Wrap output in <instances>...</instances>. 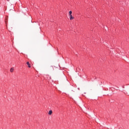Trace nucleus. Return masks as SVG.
<instances>
[{"label": "nucleus", "instance_id": "f257e3e1", "mask_svg": "<svg viewBox=\"0 0 129 129\" xmlns=\"http://www.w3.org/2000/svg\"><path fill=\"white\" fill-rule=\"evenodd\" d=\"M49 70L50 71H54V67L52 66H50L49 67Z\"/></svg>", "mask_w": 129, "mask_h": 129}, {"label": "nucleus", "instance_id": "f03ea898", "mask_svg": "<svg viewBox=\"0 0 129 129\" xmlns=\"http://www.w3.org/2000/svg\"><path fill=\"white\" fill-rule=\"evenodd\" d=\"M70 19L71 20H74V17H73L72 15H70Z\"/></svg>", "mask_w": 129, "mask_h": 129}, {"label": "nucleus", "instance_id": "7ed1b4c3", "mask_svg": "<svg viewBox=\"0 0 129 129\" xmlns=\"http://www.w3.org/2000/svg\"><path fill=\"white\" fill-rule=\"evenodd\" d=\"M27 65H28L29 68H31V64L30 63V62H29V61H28V62H27Z\"/></svg>", "mask_w": 129, "mask_h": 129}, {"label": "nucleus", "instance_id": "20e7f679", "mask_svg": "<svg viewBox=\"0 0 129 129\" xmlns=\"http://www.w3.org/2000/svg\"><path fill=\"white\" fill-rule=\"evenodd\" d=\"M14 70H15V69L14 68H12L10 69V72H11L12 73H13V72H14Z\"/></svg>", "mask_w": 129, "mask_h": 129}, {"label": "nucleus", "instance_id": "39448f33", "mask_svg": "<svg viewBox=\"0 0 129 129\" xmlns=\"http://www.w3.org/2000/svg\"><path fill=\"white\" fill-rule=\"evenodd\" d=\"M52 113H53V111L51 110H49V112H48V114L49 115H51V114H52Z\"/></svg>", "mask_w": 129, "mask_h": 129}, {"label": "nucleus", "instance_id": "423d86ee", "mask_svg": "<svg viewBox=\"0 0 129 129\" xmlns=\"http://www.w3.org/2000/svg\"><path fill=\"white\" fill-rule=\"evenodd\" d=\"M5 23L6 24V26H8V19L5 20Z\"/></svg>", "mask_w": 129, "mask_h": 129}, {"label": "nucleus", "instance_id": "0eeeda50", "mask_svg": "<svg viewBox=\"0 0 129 129\" xmlns=\"http://www.w3.org/2000/svg\"><path fill=\"white\" fill-rule=\"evenodd\" d=\"M72 11H70L69 12V16H72Z\"/></svg>", "mask_w": 129, "mask_h": 129}]
</instances>
